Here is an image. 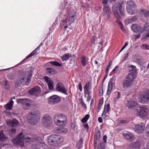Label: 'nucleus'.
Listing matches in <instances>:
<instances>
[{
    "label": "nucleus",
    "mask_w": 149,
    "mask_h": 149,
    "mask_svg": "<svg viewBox=\"0 0 149 149\" xmlns=\"http://www.w3.org/2000/svg\"><path fill=\"white\" fill-rule=\"evenodd\" d=\"M103 144V143L102 142L100 143L97 146L98 149H103V147L102 146V145Z\"/></svg>",
    "instance_id": "4d7b16f0"
},
{
    "label": "nucleus",
    "mask_w": 149,
    "mask_h": 149,
    "mask_svg": "<svg viewBox=\"0 0 149 149\" xmlns=\"http://www.w3.org/2000/svg\"><path fill=\"white\" fill-rule=\"evenodd\" d=\"M56 90L59 92L68 95L67 91L65 87L64 84L61 82L58 83L56 87Z\"/></svg>",
    "instance_id": "9d476101"
},
{
    "label": "nucleus",
    "mask_w": 149,
    "mask_h": 149,
    "mask_svg": "<svg viewBox=\"0 0 149 149\" xmlns=\"http://www.w3.org/2000/svg\"><path fill=\"white\" fill-rule=\"evenodd\" d=\"M128 53H127L126 54H125L124 55V58L123 59V61H124L128 57Z\"/></svg>",
    "instance_id": "0e129e2a"
},
{
    "label": "nucleus",
    "mask_w": 149,
    "mask_h": 149,
    "mask_svg": "<svg viewBox=\"0 0 149 149\" xmlns=\"http://www.w3.org/2000/svg\"><path fill=\"white\" fill-rule=\"evenodd\" d=\"M79 102L80 104L82 105V106L83 107H84L85 109H86L87 107L86 105L82 99L80 100Z\"/></svg>",
    "instance_id": "8fccbe9b"
},
{
    "label": "nucleus",
    "mask_w": 149,
    "mask_h": 149,
    "mask_svg": "<svg viewBox=\"0 0 149 149\" xmlns=\"http://www.w3.org/2000/svg\"><path fill=\"white\" fill-rule=\"evenodd\" d=\"M72 57V54L70 53H67L65 54L64 55L61 56V58L63 61H66L68 60L70 58Z\"/></svg>",
    "instance_id": "cd10ccee"
},
{
    "label": "nucleus",
    "mask_w": 149,
    "mask_h": 149,
    "mask_svg": "<svg viewBox=\"0 0 149 149\" xmlns=\"http://www.w3.org/2000/svg\"><path fill=\"white\" fill-rule=\"evenodd\" d=\"M145 127V125L144 124L140 123L135 125L134 129L137 134H142L144 131Z\"/></svg>",
    "instance_id": "9b49d317"
},
{
    "label": "nucleus",
    "mask_w": 149,
    "mask_h": 149,
    "mask_svg": "<svg viewBox=\"0 0 149 149\" xmlns=\"http://www.w3.org/2000/svg\"><path fill=\"white\" fill-rule=\"evenodd\" d=\"M107 136L106 135H104L103 136V139L104 143H106L107 142Z\"/></svg>",
    "instance_id": "69168bd1"
},
{
    "label": "nucleus",
    "mask_w": 149,
    "mask_h": 149,
    "mask_svg": "<svg viewBox=\"0 0 149 149\" xmlns=\"http://www.w3.org/2000/svg\"><path fill=\"white\" fill-rule=\"evenodd\" d=\"M6 123L10 126L13 127L19 125V122L15 119L8 120L6 121Z\"/></svg>",
    "instance_id": "5701e85b"
},
{
    "label": "nucleus",
    "mask_w": 149,
    "mask_h": 149,
    "mask_svg": "<svg viewBox=\"0 0 149 149\" xmlns=\"http://www.w3.org/2000/svg\"><path fill=\"white\" fill-rule=\"evenodd\" d=\"M18 103H22L23 107L25 109H28L30 107L33 102L29 99H20L17 100Z\"/></svg>",
    "instance_id": "1a4fd4ad"
},
{
    "label": "nucleus",
    "mask_w": 149,
    "mask_h": 149,
    "mask_svg": "<svg viewBox=\"0 0 149 149\" xmlns=\"http://www.w3.org/2000/svg\"><path fill=\"white\" fill-rule=\"evenodd\" d=\"M115 93L116 94H117V97L115 98V100H116V99H118L120 98L121 96L120 93L118 91H116L115 92Z\"/></svg>",
    "instance_id": "de8ad7c7"
},
{
    "label": "nucleus",
    "mask_w": 149,
    "mask_h": 149,
    "mask_svg": "<svg viewBox=\"0 0 149 149\" xmlns=\"http://www.w3.org/2000/svg\"><path fill=\"white\" fill-rule=\"evenodd\" d=\"M144 31H148L149 30V23H147L144 26Z\"/></svg>",
    "instance_id": "c03bdc74"
},
{
    "label": "nucleus",
    "mask_w": 149,
    "mask_h": 149,
    "mask_svg": "<svg viewBox=\"0 0 149 149\" xmlns=\"http://www.w3.org/2000/svg\"><path fill=\"white\" fill-rule=\"evenodd\" d=\"M43 78L47 82L49 89L50 90H53L54 88V82L52 79L50 77L47 76H45Z\"/></svg>",
    "instance_id": "2eb2a0df"
},
{
    "label": "nucleus",
    "mask_w": 149,
    "mask_h": 149,
    "mask_svg": "<svg viewBox=\"0 0 149 149\" xmlns=\"http://www.w3.org/2000/svg\"><path fill=\"white\" fill-rule=\"evenodd\" d=\"M13 103V102L12 100H11L9 103L4 106V107L7 110H10L12 109Z\"/></svg>",
    "instance_id": "7c9ffc66"
},
{
    "label": "nucleus",
    "mask_w": 149,
    "mask_h": 149,
    "mask_svg": "<svg viewBox=\"0 0 149 149\" xmlns=\"http://www.w3.org/2000/svg\"><path fill=\"white\" fill-rule=\"evenodd\" d=\"M131 29L133 31L136 33H142L144 31L143 29L140 26L136 24H133Z\"/></svg>",
    "instance_id": "aec40b11"
},
{
    "label": "nucleus",
    "mask_w": 149,
    "mask_h": 149,
    "mask_svg": "<svg viewBox=\"0 0 149 149\" xmlns=\"http://www.w3.org/2000/svg\"><path fill=\"white\" fill-rule=\"evenodd\" d=\"M127 4L129 6H136V4L132 1H127Z\"/></svg>",
    "instance_id": "ea45409f"
},
{
    "label": "nucleus",
    "mask_w": 149,
    "mask_h": 149,
    "mask_svg": "<svg viewBox=\"0 0 149 149\" xmlns=\"http://www.w3.org/2000/svg\"><path fill=\"white\" fill-rule=\"evenodd\" d=\"M7 139V137L3 133V131L0 132V141L4 142Z\"/></svg>",
    "instance_id": "c756f323"
},
{
    "label": "nucleus",
    "mask_w": 149,
    "mask_h": 149,
    "mask_svg": "<svg viewBox=\"0 0 149 149\" xmlns=\"http://www.w3.org/2000/svg\"><path fill=\"white\" fill-rule=\"evenodd\" d=\"M98 121L100 123H102V120L100 117H99L98 118Z\"/></svg>",
    "instance_id": "774afa93"
},
{
    "label": "nucleus",
    "mask_w": 149,
    "mask_h": 149,
    "mask_svg": "<svg viewBox=\"0 0 149 149\" xmlns=\"http://www.w3.org/2000/svg\"><path fill=\"white\" fill-rule=\"evenodd\" d=\"M146 131V135L149 137V125L147 126Z\"/></svg>",
    "instance_id": "5fc2aeb1"
},
{
    "label": "nucleus",
    "mask_w": 149,
    "mask_h": 149,
    "mask_svg": "<svg viewBox=\"0 0 149 149\" xmlns=\"http://www.w3.org/2000/svg\"><path fill=\"white\" fill-rule=\"evenodd\" d=\"M49 63L53 66H55L58 67H61L62 64L59 63L56 61H51L49 62Z\"/></svg>",
    "instance_id": "c9c22d12"
},
{
    "label": "nucleus",
    "mask_w": 149,
    "mask_h": 149,
    "mask_svg": "<svg viewBox=\"0 0 149 149\" xmlns=\"http://www.w3.org/2000/svg\"><path fill=\"white\" fill-rule=\"evenodd\" d=\"M140 13L144 15L145 17H149V11L146 10L141 9L139 11Z\"/></svg>",
    "instance_id": "473e14b6"
},
{
    "label": "nucleus",
    "mask_w": 149,
    "mask_h": 149,
    "mask_svg": "<svg viewBox=\"0 0 149 149\" xmlns=\"http://www.w3.org/2000/svg\"><path fill=\"white\" fill-rule=\"evenodd\" d=\"M33 70V68H32L29 72H24L19 74L16 81V84L18 85L21 84L26 77L27 79L26 83L29 82L31 78Z\"/></svg>",
    "instance_id": "20e7f679"
},
{
    "label": "nucleus",
    "mask_w": 149,
    "mask_h": 149,
    "mask_svg": "<svg viewBox=\"0 0 149 149\" xmlns=\"http://www.w3.org/2000/svg\"><path fill=\"white\" fill-rule=\"evenodd\" d=\"M136 76V74L135 72H131L127 77L126 79L133 82Z\"/></svg>",
    "instance_id": "a878e982"
},
{
    "label": "nucleus",
    "mask_w": 149,
    "mask_h": 149,
    "mask_svg": "<svg viewBox=\"0 0 149 149\" xmlns=\"http://www.w3.org/2000/svg\"><path fill=\"white\" fill-rule=\"evenodd\" d=\"M61 101L59 96L58 95H54L49 97L48 99V102L49 104L52 105L56 104Z\"/></svg>",
    "instance_id": "ddd939ff"
},
{
    "label": "nucleus",
    "mask_w": 149,
    "mask_h": 149,
    "mask_svg": "<svg viewBox=\"0 0 149 149\" xmlns=\"http://www.w3.org/2000/svg\"><path fill=\"white\" fill-rule=\"evenodd\" d=\"M16 131L17 130L15 129L12 128L10 130H9V133L10 134L12 135L15 133Z\"/></svg>",
    "instance_id": "49530a36"
},
{
    "label": "nucleus",
    "mask_w": 149,
    "mask_h": 149,
    "mask_svg": "<svg viewBox=\"0 0 149 149\" xmlns=\"http://www.w3.org/2000/svg\"><path fill=\"white\" fill-rule=\"evenodd\" d=\"M37 49V48L36 49L33 51L32 52H31L29 55L27 56L25 58H24L22 61V62L24 61L26 59H28L29 58L32 56H33L36 53V50Z\"/></svg>",
    "instance_id": "f704fd0d"
},
{
    "label": "nucleus",
    "mask_w": 149,
    "mask_h": 149,
    "mask_svg": "<svg viewBox=\"0 0 149 149\" xmlns=\"http://www.w3.org/2000/svg\"><path fill=\"white\" fill-rule=\"evenodd\" d=\"M55 124L59 127H62L65 126L67 123V121H60L53 120Z\"/></svg>",
    "instance_id": "b1692460"
},
{
    "label": "nucleus",
    "mask_w": 149,
    "mask_h": 149,
    "mask_svg": "<svg viewBox=\"0 0 149 149\" xmlns=\"http://www.w3.org/2000/svg\"><path fill=\"white\" fill-rule=\"evenodd\" d=\"M40 91L41 89L39 86H35L30 90L29 93L30 95L37 96L40 94Z\"/></svg>",
    "instance_id": "dca6fc26"
},
{
    "label": "nucleus",
    "mask_w": 149,
    "mask_h": 149,
    "mask_svg": "<svg viewBox=\"0 0 149 149\" xmlns=\"http://www.w3.org/2000/svg\"><path fill=\"white\" fill-rule=\"evenodd\" d=\"M107 112H106L103 111V112L102 115V117L103 119H105L106 117V113Z\"/></svg>",
    "instance_id": "bf43d9fd"
},
{
    "label": "nucleus",
    "mask_w": 149,
    "mask_h": 149,
    "mask_svg": "<svg viewBox=\"0 0 149 149\" xmlns=\"http://www.w3.org/2000/svg\"><path fill=\"white\" fill-rule=\"evenodd\" d=\"M78 88L80 91H82V86L81 83H79L78 85Z\"/></svg>",
    "instance_id": "680f3d73"
},
{
    "label": "nucleus",
    "mask_w": 149,
    "mask_h": 149,
    "mask_svg": "<svg viewBox=\"0 0 149 149\" xmlns=\"http://www.w3.org/2000/svg\"><path fill=\"white\" fill-rule=\"evenodd\" d=\"M132 22L131 18H128L125 21V24L126 25H128L130 23Z\"/></svg>",
    "instance_id": "864d4df0"
},
{
    "label": "nucleus",
    "mask_w": 149,
    "mask_h": 149,
    "mask_svg": "<svg viewBox=\"0 0 149 149\" xmlns=\"http://www.w3.org/2000/svg\"><path fill=\"white\" fill-rule=\"evenodd\" d=\"M149 37V32L146 35L144 36L143 37V39H146L147 38Z\"/></svg>",
    "instance_id": "338daca9"
},
{
    "label": "nucleus",
    "mask_w": 149,
    "mask_h": 149,
    "mask_svg": "<svg viewBox=\"0 0 149 149\" xmlns=\"http://www.w3.org/2000/svg\"><path fill=\"white\" fill-rule=\"evenodd\" d=\"M141 145V142L139 140H137L134 142L130 143L129 147L132 148L139 149Z\"/></svg>",
    "instance_id": "4be33fe9"
},
{
    "label": "nucleus",
    "mask_w": 149,
    "mask_h": 149,
    "mask_svg": "<svg viewBox=\"0 0 149 149\" xmlns=\"http://www.w3.org/2000/svg\"><path fill=\"white\" fill-rule=\"evenodd\" d=\"M132 57L134 60L136 62H140V58L139 57H137L136 55H133L132 56Z\"/></svg>",
    "instance_id": "37998d69"
},
{
    "label": "nucleus",
    "mask_w": 149,
    "mask_h": 149,
    "mask_svg": "<svg viewBox=\"0 0 149 149\" xmlns=\"http://www.w3.org/2000/svg\"><path fill=\"white\" fill-rule=\"evenodd\" d=\"M112 61H110L109 62L108 65H107L106 68V72H105L106 73H107V74H108L109 70L110 68L111 67L112 65Z\"/></svg>",
    "instance_id": "4c0bfd02"
},
{
    "label": "nucleus",
    "mask_w": 149,
    "mask_h": 149,
    "mask_svg": "<svg viewBox=\"0 0 149 149\" xmlns=\"http://www.w3.org/2000/svg\"><path fill=\"white\" fill-rule=\"evenodd\" d=\"M42 125L44 127L48 129L53 127L54 125L51 116L47 115H44L42 117Z\"/></svg>",
    "instance_id": "6e6552de"
},
{
    "label": "nucleus",
    "mask_w": 149,
    "mask_h": 149,
    "mask_svg": "<svg viewBox=\"0 0 149 149\" xmlns=\"http://www.w3.org/2000/svg\"><path fill=\"white\" fill-rule=\"evenodd\" d=\"M118 67L117 66H116L115 68L112 70V72L114 73H115L118 71Z\"/></svg>",
    "instance_id": "052dcab7"
},
{
    "label": "nucleus",
    "mask_w": 149,
    "mask_h": 149,
    "mask_svg": "<svg viewBox=\"0 0 149 149\" xmlns=\"http://www.w3.org/2000/svg\"><path fill=\"white\" fill-rule=\"evenodd\" d=\"M75 17L74 13H69L67 15H64L61 21L60 25L61 26H65L64 29H66L68 25H70L74 22Z\"/></svg>",
    "instance_id": "7ed1b4c3"
},
{
    "label": "nucleus",
    "mask_w": 149,
    "mask_h": 149,
    "mask_svg": "<svg viewBox=\"0 0 149 149\" xmlns=\"http://www.w3.org/2000/svg\"><path fill=\"white\" fill-rule=\"evenodd\" d=\"M46 71L48 73L53 74L55 73V70L52 68H46Z\"/></svg>",
    "instance_id": "e433bc0d"
},
{
    "label": "nucleus",
    "mask_w": 149,
    "mask_h": 149,
    "mask_svg": "<svg viewBox=\"0 0 149 149\" xmlns=\"http://www.w3.org/2000/svg\"><path fill=\"white\" fill-rule=\"evenodd\" d=\"M103 15L104 18L108 20L111 17V10L110 8L109 7H105L103 8Z\"/></svg>",
    "instance_id": "4468645a"
},
{
    "label": "nucleus",
    "mask_w": 149,
    "mask_h": 149,
    "mask_svg": "<svg viewBox=\"0 0 149 149\" xmlns=\"http://www.w3.org/2000/svg\"><path fill=\"white\" fill-rule=\"evenodd\" d=\"M56 131L58 133L64 134L66 133L67 132V130L63 127L56 128Z\"/></svg>",
    "instance_id": "c85d7f7f"
},
{
    "label": "nucleus",
    "mask_w": 149,
    "mask_h": 149,
    "mask_svg": "<svg viewBox=\"0 0 149 149\" xmlns=\"http://www.w3.org/2000/svg\"><path fill=\"white\" fill-rule=\"evenodd\" d=\"M23 133H20L18 136L13 140V144L15 145H19L21 147L24 146L23 141L24 139L27 143L33 142V148H38L40 147H42L44 145V143L42 139L40 138H30L29 137H24Z\"/></svg>",
    "instance_id": "f257e3e1"
},
{
    "label": "nucleus",
    "mask_w": 149,
    "mask_h": 149,
    "mask_svg": "<svg viewBox=\"0 0 149 149\" xmlns=\"http://www.w3.org/2000/svg\"><path fill=\"white\" fill-rule=\"evenodd\" d=\"M103 88L100 87L99 89L98 94L99 95L101 96L103 95Z\"/></svg>",
    "instance_id": "3c124183"
},
{
    "label": "nucleus",
    "mask_w": 149,
    "mask_h": 149,
    "mask_svg": "<svg viewBox=\"0 0 149 149\" xmlns=\"http://www.w3.org/2000/svg\"><path fill=\"white\" fill-rule=\"evenodd\" d=\"M132 82L126 79L125 81L123 83V86L124 88L128 87L132 84Z\"/></svg>",
    "instance_id": "72a5a7b5"
},
{
    "label": "nucleus",
    "mask_w": 149,
    "mask_h": 149,
    "mask_svg": "<svg viewBox=\"0 0 149 149\" xmlns=\"http://www.w3.org/2000/svg\"><path fill=\"white\" fill-rule=\"evenodd\" d=\"M89 115L88 114H86L85 116L81 119V122L83 123H86L89 119Z\"/></svg>",
    "instance_id": "58836bf2"
},
{
    "label": "nucleus",
    "mask_w": 149,
    "mask_h": 149,
    "mask_svg": "<svg viewBox=\"0 0 149 149\" xmlns=\"http://www.w3.org/2000/svg\"><path fill=\"white\" fill-rule=\"evenodd\" d=\"M110 109V105L109 104H108L106 106L104 107L103 111L106 112L108 113Z\"/></svg>",
    "instance_id": "a19ab883"
},
{
    "label": "nucleus",
    "mask_w": 149,
    "mask_h": 149,
    "mask_svg": "<svg viewBox=\"0 0 149 149\" xmlns=\"http://www.w3.org/2000/svg\"><path fill=\"white\" fill-rule=\"evenodd\" d=\"M108 0H103L102 2V6L103 8L105 7L109 6L107 5Z\"/></svg>",
    "instance_id": "79ce46f5"
},
{
    "label": "nucleus",
    "mask_w": 149,
    "mask_h": 149,
    "mask_svg": "<svg viewBox=\"0 0 149 149\" xmlns=\"http://www.w3.org/2000/svg\"><path fill=\"white\" fill-rule=\"evenodd\" d=\"M128 67L132 69L133 71L132 72H135L136 73V67L132 65H129Z\"/></svg>",
    "instance_id": "a18cd8bd"
},
{
    "label": "nucleus",
    "mask_w": 149,
    "mask_h": 149,
    "mask_svg": "<svg viewBox=\"0 0 149 149\" xmlns=\"http://www.w3.org/2000/svg\"><path fill=\"white\" fill-rule=\"evenodd\" d=\"M64 141L63 138L58 135H52L47 138V142L49 144L53 146H57L62 143Z\"/></svg>",
    "instance_id": "39448f33"
},
{
    "label": "nucleus",
    "mask_w": 149,
    "mask_h": 149,
    "mask_svg": "<svg viewBox=\"0 0 149 149\" xmlns=\"http://www.w3.org/2000/svg\"><path fill=\"white\" fill-rule=\"evenodd\" d=\"M132 22H134L137 19V18L136 16H134L132 18H130Z\"/></svg>",
    "instance_id": "e2e57ef3"
},
{
    "label": "nucleus",
    "mask_w": 149,
    "mask_h": 149,
    "mask_svg": "<svg viewBox=\"0 0 149 149\" xmlns=\"http://www.w3.org/2000/svg\"><path fill=\"white\" fill-rule=\"evenodd\" d=\"M139 102L141 103H147L149 101V91L145 94L141 95L139 97Z\"/></svg>",
    "instance_id": "f8f14e48"
},
{
    "label": "nucleus",
    "mask_w": 149,
    "mask_h": 149,
    "mask_svg": "<svg viewBox=\"0 0 149 149\" xmlns=\"http://www.w3.org/2000/svg\"><path fill=\"white\" fill-rule=\"evenodd\" d=\"M39 114L37 111L31 112L27 117V120L31 124L34 125L38 122Z\"/></svg>",
    "instance_id": "0eeeda50"
},
{
    "label": "nucleus",
    "mask_w": 149,
    "mask_h": 149,
    "mask_svg": "<svg viewBox=\"0 0 149 149\" xmlns=\"http://www.w3.org/2000/svg\"><path fill=\"white\" fill-rule=\"evenodd\" d=\"M122 136L125 139L130 140V141H133L135 139V136L130 132L123 133Z\"/></svg>",
    "instance_id": "f3484780"
},
{
    "label": "nucleus",
    "mask_w": 149,
    "mask_h": 149,
    "mask_svg": "<svg viewBox=\"0 0 149 149\" xmlns=\"http://www.w3.org/2000/svg\"><path fill=\"white\" fill-rule=\"evenodd\" d=\"M122 2L119 1L116 3L115 6H113L112 8V11L114 17L117 18L116 22L119 25L121 30L124 32H126V30L124 28L123 24L121 21L118 19H120L121 17L119 15L118 10H119V12L123 16H124L125 15L124 11L122 10Z\"/></svg>",
    "instance_id": "f03ea898"
},
{
    "label": "nucleus",
    "mask_w": 149,
    "mask_h": 149,
    "mask_svg": "<svg viewBox=\"0 0 149 149\" xmlns=\"http://www.w3.org/2000/svg\"><path fill=\"white\" fill-rule=\"evenodd\" d=\"M96 39V37L95 36H92L91 38V41L92 43L95 44V40Z\"/></svg>",
    "instance_id": "09e8293b"
},
{
    "label": "nucleus",
    "mask_w": 149,
    "mask_h": 149,
    "mask_svg": "<svg viewBox=\"0 0 149 149\" xmlns=\"http://www.w3.org/2000/svg\"><path fill=\"white\" fill-rule=\"evenodd\" d=\"M149 111L148 108L145 106H139L134 111V113L137 116L142 119L146 118Z\"/></svg>",
    "instance_id": "423d86ee"
},
{
    "label": "nucleus",
    "mask_w": 149,
    "mask_h": 149,
    "mask_svg": "<svg viewBox=\"0 0 149 149\" xmlns=\"http://www.w3.org/2000/svg\"><path fill=\"white\" fill-rule=\"evenodd\" d=\"M127 12L131 15H133L136 14L138 12L136 9H132V8L130 6H127Z\"/></svg>",
    "instance_id": "bb28decb"
},
{
    "label": "nucleus",
    "mask_w": 149,
    "mask_h": 149,
    "mask_svg": "<svg viewBox=\"0 0 149 149\" xmlns=\"http://www.w3.org/2000/svg\"><path fill=\"white\" fill-rule=\"evenodd\" d=\"M141 46L144 47L146 49H149V45L146 44H144L141 45Z\"/></svg>",
    "instance_id": "13d9d810"
},
{
    "label": "nucleus",
    "mask_w": 149,
    "mask_h": 149,
    "mask_svg": "<svg viewBox=\"0 0 149 149\" xmlns=\"http://www.w3.org/2000/svg\"><path fill=\"white\" fill-rule=\"evenodd\" d=\"M118 122L120 123V124H125L127 122V121L122 120H119Z\"/></svg>",
    "instance_id": "6e6d98bb"
},
{
    "label": "nucleus",
    "mask_w": 149,
    "mask_h": 149,
    "mask_svg": "<svg viewBox=\"0 0 149 149\" xmlns=\"http://www.w3.org/2000/svg\"><path fill=\"white\" fill-rule=\"evenodd\" d=\"M80 61L83 66H85L86 65L87 63V61L86 60V58L85 56H82L81 57Z\"/></svg>",
    "instance_id": "2f4dec72"
},
{
    "label": "nucleus",
    "mask_w": 149,
    "mask_h": 149,
    "mask_svg": "<svg viewBox=\"0 0 149 149\" xmlns=\"http://www.w3.org/2000/svg\"><path fill=\"white\" fill-rule=\"evenodd\" d=\"M128 42H125L124 46L122 48L120 51L119 53H120L128 45Z\"/></svg>",
    "instance_id": "603ef678"
},
{
    "label": "nucleus",
    "mask_w": 149,
    "mask_h": 149,
    "mask_svg": "<svg viewBox=\"0 0 149 149\" xmlns=\"http://www.w3.org/2000/svg\"><path fill=\"white\" fill-rule=\"evenodd\" d=\"M53 120L67 121L66 116L61 113H57L55 115Z\"/></svg>",
    "instance_id": "a211bd4d"
},
{
    "label": "nucleus",
    "mask_w": 149,
    "mask_h": 149,
    "mask_svg": "<svg viewBox=\"0 0 149 149\" xmlns=\"http://www.w3.org/2000/svg\"><path fill=\"white\" fill-rule=\"evenodd\" d=\"M115 85V84L113 82V81L111 80L109 81L107 87V95H109L111 92V90L113 87Z\"/></svg>",
    "instance_id": "393cba45"
},
{
    "label": "nucleus",
    "mask_w": 149,
    "mask_h": 149,
    "mask_svg": "<svg viewBox=\"0 0 149 149\" xmlns=\"http://www.w3.org/2000/svg\"><path fill=\"white\" fill-rule=\"evenodd\" d=\"M137 104L136 101L132 100H130L127 102V103L126 104V107L128 108L129 109H132Z\"/></svg>",
    "instance_id": "412c9836"
},
{
    "label": "nucleus",
    "mask_w": 149,
    "mask_h": 149,
    "mask_svg": "<svg viewBox=\"0 0 149 149\" xmlns=\"http://www.w3.org/2000/svg\"><path fill=\"white\" fill-rule=\"evenodd\" d=\"M91 89V83L88 82L84 86V93L89 95L91 93L90 91Z\"/></svg>",
    "instance_id": "6ab92c4d"
}]
</instances>
